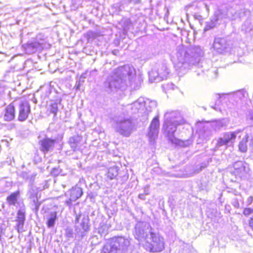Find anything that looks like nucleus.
Wrapping results in <instances>:
<instances>
[{"mask_svg": "<svg viewBox=\"0 0 253 253\" xmlns=\"http://www.w3.org/2000/svg\"><path fill=\"white\" fill-rule=\"evenodd\" d=\"M136 235L137 240H144L146 248L150 252H160L165 249L164 239L156 233L150 232L148 234L143 230H139Z\"/></svg>", "mask_w": 253, "mask_h": 253, "instance_id": "1", "label": "nucleus"}, {"mask_svg": "<svg viewBox=\"0 0 253 253\" xmlns=\"http://www.w3.org/2000/svg\"><path fill=\"white\" fill-rule=\"evenodd\" d=\"M17 217L18 218L19 222L20 223L21 222V223L23 224V222H24V213L22 212L19 211L18 212V217Z\"/></svg>", "mask_w": 253, "mask_h": 253, "instance_id": "21", "label": "nucleus"}, {"mask_svg": "<svg viewBox=\"0 0 253 253\" xmlns=\"http://www.w3.org/2000/svg\"><path fill=\"white\" fill-rule=\"evenodd\" d=\"M57 105L56 103L51 105L50 112L52 113L56 114L57 111Z\"/></svg>", "mask_w": 253, "mask_h": 253, "instance_id": "22", "label": "nucleus"}, {"mask_svg": "<svg viewBox=\"0 0 253 253\" xmlns=\"http://www.w3.org/2000/svg\"><path fill=\"white\" fill-rule=\"evenodd\" d=\"M131 121L126 120L119 122L117 127V132L124 136H129L131 132Z\"/></svg>", "mask_w": 253, "mask_h": 253, "instance_id": "3", "label": "nucleus"}, {"mask_svg": "<svg viewBox=\"0 0 253 253\" xmlns=\"http://www.w3.org/2000/svg\"><path fill=\"white\" fill-rule=\"evenodd\" d=\"M236 138V132L226 133L224 134V138H219L217 142L218 146L227 145L228 143L235 140Z\"/></svg>", "mask_w": 253, "mask_h": 253, "instance_id": "7", "label": "nucleus"}, {"mask_svg": "<svg viewBox=\"0 0 253 253\" xmlns=\"http://www.w3.org/2000/svg\"><path fill=\"white\" fill-rule=\"evenodd\" d=\"M101 253H121L118 249L111 244L110 246H104L101 251Z\"/></svg>", "mask_w": 253, "mask_h": 253, "instance_id": "13", "label": "nucleus"}, {"mask_svg": "<svg viewBox=\"0 0 253 253\" xmlns=\"http://www.w3.org/2000/svg\"><path fill=\"white\" fill-rule=\"evenodd\" d=\"M79 217H80V215L79 216H77V218H76V221H77L78 222L79 221Z\"/></svg>", "mask_w": 253, "mask_h": 253, "instance_id": "26", "label": "nucleus"}, {"mask_svg": "<svg viewBox=\"0 0 253 253\" xmlns=\"http://www.w3.org/2000/svg\"><path fill=\"white\" fill-rule=\"evenodd\" d=\"M57 213L55 211L51 212L50 216L48 219L47 224L48 227H51L54 226L55 221L56 219Z\"/></svg>", "mask_w": 253, "mask_h": 253, "instance_id": "15", "label": "nucleus"}, {"mask_svg": "<svg viewBox=\"0 0 253 253\" xmlns=\"http://www.w3.org/2000/svg\"><path fill=\"white\" fill-rule=\"evenodd\" d=\"M17 195V193H14L7 197V200L10 204H14L15 203L16 201Z\"/></svg>", "mask_w": 253, "mask_h": 253, "instance_id": "19", "label": "nucleus"}, {"mask_svg": "<svg viewBox=\"0 0 253 253\" xmlns=\"http://www.w3.org/2000/svg\"><path fill=\"white\" fill-rule=\"evenodd\" d=\"M55 141L49 138H45L41 141L42 150L44 152L50 150L54 146Z\"/></svg>", "mask_w": 253, "mask_h": 253, "instance_id": "9", "label": "nucleus"}, {"mask_svg": "<svg viewBox=\"0 0 253 253\" xmlns=\"http://www.w3.org/2000/svg\"><path fill=\"white\" fill-rule=\"evenodd\" d=\"M229 47L227 41L223 38H217L214 40L212 47L218 53H223L226 51Z\"/></svg>", "mask_w": 253, "mask_h": 253, "instance_id": "5", "label": "nucleus"}, {"mask_svg": "<svg viewBox=\"0 0 253 253\" xmlns=\"http://www.w3.org/2000/svg\"><path fill=\"white\" fill-rule=\"evenodd\" d=\"M40 46V44L37 42H34L28 44L25 47V49L27 51L30 53L35 52L38 47Z\"/></svg>", "mask_w": 253, "mask_h": 253, "instance_id": "14", "label": "nucleus"}, {"mask_svg": "<svg viewBox=\"0 0 253 253\" xmlns=\"http://www.w3.org/2000/svg\"><path fill=\"white\" fill-rule=\"evenodd\" d=\"M15 117V110L14 105L10 104L6 108L4 115V119L5 121H10Z\"/></svg>", "mask_w": 253, "mask_h": 253, "instance_id": "10", "label": "nucleus"}, {"mask_svg": "<svg viewBox=\"0 0 253 253\" xmlns=\"http://www.w3.org/2000/svg\"><path fill=\"white\" fill-rule=\"evenodd\" d=\"M30 112V107L26 101H22L19 105L18 120L20 121L26 120Z\"/></svg>", "mask_w": 253, "mask_h": 253, "instance_id": "6", "label": "nucleus"}, {"mask_svg": "<svg viewBox=\"0 0 253 253\" xmlns=\"http://www.w3.org/2000/svg\"><path fill=\"white\" fill-rule=\"evenodd\" d=\"M118 175V169L116 167H112L109 169L107 176L111 179L115 178Z\"/></svg>", "mask_w": 253, "mask_h": 253, "instance_id": "16", "label": "nucleus"}, {"mask_svg": "<svg viewBox=\"0 0 253 253\" xmlns=\"http://www.w3.org/2000/svg\"><path fill=\"white\" fill-rule=\"evenodd\" d=\"M160 126V122L158 116L155 117L149 126V131L147 134L148 138L150 141L154 140L158 134V131Z\"/></svg>", "mask_w": 253, "mask_h": 253, "instance_id": "4", "label": "nucleus"}, {"mask_svg": "<svg viewBox=\"0 0 253 253\" xmlns=\"http://www.w3.org/2000/svg\"><path fill=\"white\" fill-rule=\"evenodd\" d=\"M81 225L84 231H86L89 228V220L87 216H84L82 219Z\"/></svg>", "mask_w": 253, "mask_h": 253, "instance_id": "17", "label": "nucleus"}, {"mask_svg": "<svg viewBox=\"0 0 253 253\" xmlns=\"http://www.w3.org/2000/svg\"><path fill=\"white\" fill-rule=\"evenodd\" d=\"M253 213V209L251 208H246L243 209V214L246 216H248Z\"/></svg>", "mask_w": 253, "mask_h": 253, "instance_id": "20", "label": "nucleus"}, {"mask_svg": "<svg viewBox=\"0 0 253 253\" xmlns=\"http://www.w3.org/2000/svg\"><path fill=\"white\" fill-rule=\"evenodd\" d=\"M249 226L253 230V217L249 218L248 220Z\"/></svg>", "mask_w": 253, "mask_h": 253, "instance_id": "23", "label": "nucleus"}, {"mask_svg": "<svg viewBox=\"0 0 253 253\" xmlns=\"http://www.w3.org/2000/svg\"><path fill=\"white\" fill-rule=\"evenodd\" d=\"M249 199H250V203H252L253 201V197L252 196H251V197H250Z\"/></svg>", "mask_w": 253, "mask_h": 253, "instance_id": "25", "label": "nucleus"}, {"mask_svg": "<svg viewBox=\"0 0 253 253\" xmlns=\"http://www.w3.org/2000/svg\"><path fill=\"white\" fill-rule=\"evenodd\" d=\"M111 244L120 253H125L129 245V241L123 237L119 236L113 238Z\"/></svg>", "mask_w": 253, "mask_h": 253, "instance_id": "2", "label": "nucleus"}, {"mask_svg": "<svg viewBox=\"0 0 253 253\" xmlns=\"http://www.w3.org/2000/svg\"><path fill=\"white\" fill-rule=\"evenodd\" d=\"M122 73V69L121 67H119L117 69H116L114 72L113 74L114 75L117 76L118 74H120Z\"/></svg>", "mask_w": 253, "mask_h": 253, "instance_id": "24", "label": "nucleus"}, {"mask_svg": "<svg viewBox=\"0 0 253 253\" xmlns=\"http://www.w3.org/2000/svg\"><path fill=\"white\" fill-rule=\"evenodd\" d=\"M82 139V137L79 135L74 136L70 138L69 143L71 147L73 149V150H75L80 147Z\"/></svg>", "mask_w": 253, "mask_h": 253, "instance_id": "11", "label": "nucleus"}, {"mask_svg": "<svg viewBox=\"0 0 253 253\" xmlns=\"http://www.w3.org/2000/svg\"><path fill=\"white\" fill-rule=\"evenodd\" d=\"M191 8L194 11H193L192 15L196 18H198L201 17V15L199 14L200 13V7L198 5L193 6L191 7Z\"/></svg>", "mask_w": 253, "mask_h": 253, "instance_id": "18", "label": "nucleus"}, {"mask_svg": "<svg viewBox=\"0 0 253 253\" xmlns=\"http://www.w3.org/2000/svg\"><path fill=\"white\" fill-rule=\"evenodd\" d=\"M82 189L79 187H74L70 191V201H67L66 202L67 205H70L71 201H74L79 198L82 195Z\"/></svg>", "mask_w": 253, "mask_h": 253, "instance_id": "8", "label": "nucleus"}, {"mask_svg": "<svg viewBox=\"0 0 253 253\" xmlns=\"http://www.w3.org/2000/svg\"><path fill=\"white\" fill-rule=\"evenodd\" d=\"M249 136L246 135L242 140H241L238 144V148L241 153H246L248 150V142L249 141Z\"/></svg>", "mask_w": 253, "mask_h": 253, "instance_id": "12", "label": "nucleus"}]
</instances>
